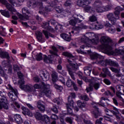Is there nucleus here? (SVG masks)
Segmentation results:
<instances>
[{
	"mask_svg": "<svg viewBox=\"0 0 124 124\" xmlns=\"http://www.w3.org/2000/svg\"><path fill=\"white\" fill-rule=\"evenodd\" d=\"M66 86L68 87V88H71L72 86H73L75 91H77L78 90V88H77V86H76L75 83L72 81V80H71L70 79H69L67 80Z\"/></svg>",
	"mask_w": 124,
	"mask_h": 124,
	"instance_id": "obj_20",
	"label": "nucleus"
},
{
	"mask_svg": "<svg viewBox=\"0 0 124 124\" xmlns=\"http://www.w3.org/2000/svg\"><path fill=\"white\" fill-rule=\"evenodd\" d=\"M93 5L94 8H96L97 7L102 6V1H101V0H96L94 2Z\"/></svg>",
	"mask_w": 124,
	"mask_h": 124,
	"instance_id": "obj_39",
	"label": "nucleus"
},
{
	"mask_svg": "<svg viewBox=\"0 0 124 124\" xmlns=\"http://www.w3.org/2000/svg\"><path fill=\"white\" fill-rule=\"evenodd\" d=\"M74 18L76 19V20H77L78 23H81V22L84 20V17H83V16L80 15H74Z\"/></svg>",
	"mask_w": 124,
	"mask_h": 124,
	"instance_id": "obj_32",
	"label": "nucleus"
},
{
	"mask_svg": "<svg viewBox=\"0 0 124 124\" xmlns=\"http://www.w3.org/2000/svg\"><path fill=\"white\" fill-rule=\"evenodd\" d=\"M40 76L43 81H47L49 79V73L46 70L40 71Z\"/></svg>",
	"mask_w": 124,
	"mask_h": 124,
	"instance_id": "obj_14",
	"label": "nucleus"
},
{
	"mask_svg": "<svg viewBox=\"0 0 124 124\" xmlns=\"http://www.w3.org/2000/svg\"><path fill=\"white\" fill-rule=\"evenodd\" d=\"M22 13L23 15L18 14L17 16H18L19 19L20 20H23V21H27L28 20H30V16H28L26 13H28V14H29L30 11H29V9L28 8L24 7L22 8Z\"/></svg>",
	"mask_w": 124,
	"mask_h": 124,
	"instance_id": "obj_10",
	"label": "nucleus"
},
{
	"mask_svg": "<svg viewBox=\"0 0 124 124\" xmlns=\"http://www.w3.org/2000/svg\"><path fill=\"white\" fill-rule=\"evenodd\" d=\"M71 1L69 0H66L64 3V6H71Z\"/></svg>",
	"mask_w": 124,
	"mask_h": 124,
	"instance_id": "obj_56",
	"label": "nucleus"
},
{
	"mask_svg": "<svg viewBox=\"0 0 124 124\" xmlns=\"http://www.w3.org/2000/svg\"><path fill=\"white\" fill-rule=\"evenodd\" d=\"M38 1H36V0H30L28 2V6L31 8H34V7H36L37 5V2Z\"/></svg>",
	"mask_w": 124,
	"mask_h": 124,
	"instance_id": "obj_23",
	"label": "nucleus"
},
{
	"mask_svg": "<svg viewBox=\"0 0 124 124\" xmlns=\"http://www.w3.org/2000/svg\"><path fill=\"white\" fill-rule=\"evenodd\" d=\"M94 9L98 13H102V12H103V7L102 6H100V7L95 8Z\"/></svg>",
	"mask_w": 124,
	"mask_h": 124,
	"instance_id": "obj_52",
	"label": "nucleus"
},
{
	"mask_svg": "<svg viewBox=\"0 0 124 124\" xmlns=\"http://www.w3.org/2000/svg\"><path fill=\"white\" fill-rule=\"evenodd\" d=\"M50 117L46 115L43 116V119L40 121V124H50Z\"/></svg>",
	"mask_w": 124,
	"mask_h": 124,
	"instance_id": "obj_21",
	"label": "nucleus"
},
{
	"mask_svg": "<svg viewBox=\"0 0 124 124\" xmlns=\"http://www.w3.org/2000/svg\"><path fill=\"white\" fill-rule=\"evenodd\" d=\"M7 89L11 91L8 93V95L12 101H15L18 97V91L17 89L13 88L10 84H8Z\"/></svg>",
	"mask_w": 124,
	"mask_h": 124,
	"instance_id": "obj_6",
	"label": "nucleus"
},
{
	"mask_svg": "<svg viewBox=\"0 0 124 124\" xmlns=\"http://www.w3.org/2000/svg\"><path fill=\"white\" fill-rule=\"evenodd\" d=\"M0 13H1L3 16H4V17H6V18H10V13L8 11L0 10Z\"/></svg>",
	"mask_w": 124,
	"mask_h": 124,
	"instance_id": "obj_33",
	"label": "nucleus"
},
{
	"mask_svg": "<svg viewBox=\"0 0 124 124\" xmlns=\"http://www.w3.org/2000/svg\"><path fill=\"white\" fill-rule=\"evenodd\" d=\"M43 61L46 63L52 62V55H48L47 56L46 55H44Z\"/></svg>",
	"mask_w": 124,
	"mask_h": 124,
	"instance_id": "obj_27",
	"label": "nucleus"
},
{
	"mask_svg": "<svg viewBox=\"0 0 124 124\" xmlns=\"http://www.w3.org/2000/svg\"><path fill=\"white\" fill-rule=\"evenodd\" d=\"M85 117V115H82V119L83 121V122L85 124H93L92 123V122H91L89 120H87L86 118H84V117Z\"/></svg>",
	"mask_w": 124,
	"mask_h": 124,
	"instance_id": "obj_53",
	"label": "nucleus"
},
{
	"mask_svg": "<svg viewBox=\"0 0 124 124\" xmlns=\"http://www.w3.org/2000/svg\"><path fill=\"white\" fill-rule=\"evenodd\" d=\"M54 8L58 13H63V9L59 6H56L54 5Z\"/></svg>",
	"mask_w": 124,
	"mask_h": 124,
	"instance_id": "obj_42",
	"label": "nucleus"
},
{
	"mask_svg": "<svg viewBox=\"0 0 124 124\" xmlns=\"http://www.w3.org/2000/svg\"><path fill=\"white\" fill-rule=\"evenodd\" d=\"M41 93L42 95H46L47 97L51 96V89H50V85L45 84V83L42 82Z\"/></svg>",
	"mask_w": 124,
	"mask_h": 124,
	"instance_id": "obj_8",
	"label": "nucleus"
},
{
	"mask_svg": "<svg viewBox=\"0 0 124 124\" xmlns=\"http://www.w3.org/2000/svg\"><path fill=\"white\" fill-rule=\"evenodd\" d=\"M90 28L91 30H97V29H98L97 28V25H96L94 24L90 25Z\"/></svg>",
	"mask_w": 124,
	"mask_h": 124,
	"instance_id": "obj_61",
	"label": "nucleus"
},
{
	"mask_svg": "<svg viewBox=\"0 0 124 124\" xmlns=\"http://www.w3.org/2000/svg\"><path fill=\"white\" fill-rule=\"evenodd\" d=\"M0 58H2V59H7V60H9V59H10L8 53L1 51V49H0Z\"/></svg>",
	"mask_w": 124,
	"mask_h": 124,
	"instance_id": "obj_28",
	"label": "nucleus"
},
{
	"mask_svg": "<svg viewBox=\"0 0 124 124\" xmlns=\"http://www.w3.org/2000/svg\"><path fill=\"white\" fill-rule=\"evenodd\" d=\"M124 9L122 8L120 6H117L115 8V11L114 12L115 17L113 16V14H109V21H111L112 25H115L116 23V20H118V19H120V13H121V11H123Z\"/></svg>",
	"mask_w": 124,
	"mask_h": 124,
	"instance_id": "obj_5",
	"label": "nucleus"
},
{
	"mask_svg": "<svg viewBox=\"0 0 124 124\" xmlns=\"http://www.w3.org/2000/svg\"><path fill=\"white\" fill-rule=\"evenodd\" d=\"M42 27L45 30H47V31H54V29L49 25V22H43Z\"/></svg>",
	"mask_w": 124,
	"mask_h": 124,
	"instance_id": "obj_22",
	"label": "nucleus"
},
{
	"mask_svg": "<svg viewBox=\"0 0 124 124\" xmlns=\"http://www.w3.org/2000/svg\"><path fill=\"white\" fill-rule=\"evenodd\" d=\"M44 103L41 100H39L37 102V107L42 113L45 112V106L43 104Z\"/></svg>",
	"mask_w": 124,
	"mask_h": 124,
	"instance_id": "obj_19",
	"label": "nucleus"
},
{
	"mask_svg": "<svg viewBox=\"0 0 124 124\" xmlns=\"http://www.w3.org/2000/svg\"><path fill=\"white\" fill-rule=\"evenodd\" d=\"M80 99H81V100H84V101H89L90 100V98H89V96H88L86 94H82L79 97Z\"/></svg>",
	"mask_w": 124,
	"mask_h": 124,
	"instance_id": "obj_45",
	"label": "nucleus"
},
{
	"mask_svg": "<svg viewBox=\"0 0 124 124\" xmlns=\"http://www.w3.org/2000/svg\"><path fill=\"white\" fill-rule=\"evenodd\" d=\"M17 75L20 80L18 81V84H24L25 81H24V75L22 74L21 72H17Z\"/></svg>",
	"mask_w": 124,
	"mask_h": 124,
	"instance_id": "obj_31",
	"label": "nucleus"
},
{
	"mask_svg": "<svg viewBox=\"0 0 124 124\" xmlns=\"http://www.w3.org/2000/svg\"><path fill=\"white\" fill-rule=\"evenodd\" d=\"M77 23H78V22L76 20L75 18H74V19H71L70 21H69V24L71 26H75V25H76V24H77Z\"/></svg>",
	"mask_w": 124,
	"mask_h": 124,
	"instance_id": "obj_50",
	"label": "nucleus"
},
{
	"mask_svg": "<svg viewBox=\"0 0 124 124\" xmlns=\"http://www.w3.org/2000/svg\"><path fill=\"white\" fill-rule=\"evenodd\" d=\"M54 88H55V89H57V90H62V86L58 85V84L56 83H54Z\"/></svg>",
	"mask_w": 124,
	"mask_h": 124,
	"instance_id": "obj_63",
	"label": "nucleus"
},
{
	"mask_svg": "<svg viewBox=\"0 0 124 124\" xmlns=\"http://www.w3.org/2000/svg\"><path fill=\"white\" fill-rule=\"evenodd\" d=\"M8 1L14 6H21L25 0H8Z\"/></svg>",
	"mask_w": 124,
	"mask_h": 124,
	"instance_id": "obj_18",
	"label": "nucleus"
},
{
	"mask_svg": "<svg viewBox=\"0 0 124 124\" xmlns=\"http://www.w3.org/2000/svg\"><path fill=\"white\" fill-rule=\"evenodd\" d=\"M69 97H71V100L73 101V100H72V98H75L76 97V94L74 93H70V95L68 97V99Z\"/></svg>",
	"mask_w": 124,
	"mask_h": 124,
	"instance_id": "obj_54",
	"label": "nucleus"
},
{
	"mask_svg": "<svg viewBox=\"0 0 124 124\" xmlns=\"http://www.w3.org/2000/svg\"><path fill=\"white\" fill-rule=\"evenodd\" d=\"M83 29H87V26L84 25V24H81L78 26L74 27V30H75L76 32L78 31V32H79L80 31H82Z\"/></svg>",
	"mask_w": 124,
	"mask_h": 124,
	"instance_id": "obj_30",
	"label": "nucleus"
},
{
	"mask_svg": "<svg viewBox=\"0 0 124 124\" xmlns=\"http://www.w3.org/2000/svg\"><path fill=\"white\" fill-rule=\"evenodd\" d=\"M120 54V50L118 49H115V51L112 49L111 50V47L109 46V55H112V56H117Z\"/></svg>",
	"mask_w": 124,
	"mask_h": 124,
	"instance_id": "obj_35",
	"label": "nucleus"
},
{
	"mask_svg": "<svg viewBox=\"0 0 124 124\" xmlns=\"http://www.w3.org/2000/svg\"><path fill=\"white\" fill-rule=\"evenodd\" d=\"M54 102L57 103L58 105H61V100L59 98H56L54 100Z\"/></svg>",
	"mask_w": 124,
	"mask_h": 124,
	"instance_id": "obj_64",
	"label": "nucleus"
},
{
	"mask_svg": "<svg viewBox=\"0 0 124 124\" xmlns=\"http://www.w3.org/2000/svg\"><path fill=\"white\" fill-rule=\"evenodd\" d=\"M67 62L69 64L66 65L67 71L71 77V78H72L73 80H75V75L74 74L75 72H73V70H78V68H79V66L77 63H73L74 59L72 58L68 59Z\"/></svg>",
	"mask_w": 124,
	"mask_h": 124,
	"instance_id": "obj_2",
	"label": "nucleus"
},
{
	"mask_svg": "<svg viewBox=\"0 0 124 124\" xmlns=\"http://www.w3.org/2000/svg\"><path fill=\"white\" fill-rule=\"evenodd\" d=\"M93 88L95 91H97L99 88H100V83L99 82H95L93 84V86L90 85L88 88H86L87 93H90L93 91Z\"/></svg>",
	"mask_w": 124,
	"mask_h": 124,
	"instance_id": "obj_13",
	"label": "nucleus"
},
{
	"mask_svg": "<svg viewBox=\"0 0 124 124\" xmlns=\"http://www.w3.org/2000/svg\"><path fill=\"white\" fill-rule=\"evenodd\" d=\"M44 3L51 4V3H53V4H55V1L51 2V0H40L37 2L38 6L40 9H42L43 8V4Z\"/></svg>",
	"mask_w": 124,
	"mask_h": 124,
	"instance_id": "obj_15",
	"label": "nucleus"
},
{
	"mask_svg": "<svg viewBox=\"0 0 124 124\" xmlns=\"http://www.w3.org/2000/svg\"><path fill=\"white\" fill-rule=\"evenodd\" d=\"M98 62L103 66H107L109 64V60L108 59L100 60Z\"/></svg>",
	"mask_w": 124,
	"mask_h": 124,
	"instance_id": "obj_37",
	"label": "nucleus"
},
{
	"mask_svg": "<svg viewBox=\"0 0 124 124\" xmlns=\"http://www.w3.org/2000/svg\"><path fill=\"white\" fill-rule=\"evenodd\" d=\"M36 37L39 41V42H41V43H43V42H45V39L43 37V35L42 33L40 32V31H36L35 32Z\"/></svg>",
	"mask_w": 124,
	"mask_h": 124,
	"instance_id": "obj_17",
	"label": "nucleus"
},
{
	"mask_svg": "<svg viewBox=\"0 0 124 124\" xmlns=\"http://www.w3.org/2000/svg\"><path fill=\"white\" fill-rule=\"evenodd\" d=\"M103 73H101V74H100V77H106L107 75L109 74V71L108 70V68H103Z\"/></svg>",
	"mask_w": 124,
	"mask_h": 124,
	"instance_id": "obj_34",
	"label": "nucleus"
},
{
	"mask_svg": "<svg viewBox=\"0 0 124 124\" xmlns=\"http://www.w3.org/2000/svg\"><path fill=\"white\" fill-rule=\"evenodd\" d=\"M90 58L91 60H96L97 58H99V55L95 53H92L90 54Z\"/></svg>",
	"mask_w": 124,
	"mask_h": 124,
	"instance_id": "obj_46",
	"label": "nucleus"
},
{
	"mask_svg": "<svg viewBox=\"0 0 124 124\" xmlns=\"http://www.w3.org/2000/svg\"><path fill=\"white\" fill-rule=\"evenodd\" d=\"M65 121L69 124H72L73 123V119L71 117H66L65 118Z\"/></svg>",
	"mask_w": 124,
	"mask_h": 124,
	"instance_id": "obj_57",
	"label": "nucleus"
},
{
	"mask_svg": "<svg viewBox=\"0 0 124 124\" xmlns=\"http://www.w3.org/2000/svg\"><path fill=\"white\" fill-rule=\"evenodd\" d=\"M89 20L90 22H95L97 19L96 18V16H90Z\"/></svg>",
	"mask_w": 124,
	"mask_h": 124,
	"instance_id": "obj_58",
	"label": "nucleus"
},
{
	"mask_svg": "<svg viewBox=\"0 0 124 124\" xmlns=\"http://www.w3.org/2000/svg\"><path fill=\"white\" fill-rule=\"evenodd\" d=\"M58 81H59L60 82H61V83H62V84H63V85H65V80L64 79V78L62 77H60L59 78H58Z\"/></svg>",
	"mask_w": 124,
	"mask_h": 124,
	"instance_id": "obj_59",
	"label": "nucleus"
},
{
	"mask_svg": "<svg viewBox=\"0 0 124 124\" xmlns=\"http://www.w3.org/2000/svg\"><path fill=\"white\" fill-rule=\"evenodd\" d=\"M52 49L54 51L52 50H49V53L51 54V55H54V56H58V54H57V52H58V49L56 46H52Z\"/></svg>",
	"mask_w": 124,
	"mask_h": 124,
	"instance_id": "obj_43",
	"label": "nucleus"
},
{
	"mask_svg": "<svg viewBox=\"0 0 124 124\" xmlns=\"http://www.w3.org/2000/svg\"><path fill=\"white\" fill-rule=\"evenodd\" d=\"M35 117L37 120H38V121H40V122H41L43 119V116H42L40 112H36L35 114Z\"/></svg>",
	"mask_w": 124,
	"mask_h": 124,
	"instance_id": "obj_41",
	"label": "nucleus"
},
{
	"mask_svg": "<svg viewBox=\"0 0 124 124\" xmlns=\"http://www.w3.org/2000/svg\"><path fill=\"white\" fill-rule=\"evenodd\" d=\"M92 2V0H78L77 5L81 7H85L86 5H89Z\"/></svg>",
	"mask_w": 124,
	"mask_h": 124,
	"instance_id": "obj_16",
	"label": "nucleus"
},
{
	"mask_svg": "<svg viewBox=\"0 0 124 124\" xmlns=\"http://www.w3.org/2000/svg\"><path fill=\"white\" fill-rule=\"evenodd\" d=\"M14 118L16 124H22L23 123V119H22L21 115L19 114H16L14 116Z\"/></svg>",
	"mask_w": 124,
	"mask_h": 124,
	"instance_id": "obj_26",
	"label": "nucleus"
},
{
	"mask_svg": "<svg viewBox=\"0 0 124 124\" xmlns=\"http://www.w3.org/2000/svg\"><path fill=\"white\" fill-rule=\"evenodd\" d=\"M102 45L99 46V48L104 51L105 54L109 55V37L107 36H102L101 38Z\"/></svg>",
	"mask_w": 124,
	"mask_h": 124,
	"instance_id": "obj_3",
	"label": "nucleus"
},
{
	"mask_svg": "<svg viewBox=\"0 0 124 124\" xmlns=\"http://www.w3.org/2000/svg\"><path fill=\"white\" fill-rule=\"evenodd\" d=\"M49 6L45 7V10L46 11H47V12H50V11H51V8H52V6L53 7H54V5L51 3L49 4Z\"/></svg>",
	"mask_w": 124,
	"mask_h": 124,
	"instance_id": "obj_55",
	"label": "nucleus"
},
{
	"mask_svg": "<svg viewBox=\"0 0 124 124\" xmlns=\"http://www.w3.org/2000/svg\"><path fill=\"white\" fill-rule=\"evenodd\" d=\"M0 35H1V36H6V35L5 28H3L2 26L0 27Z\"/></svg>",
	"mask_w": 124,
	"mask_h": 124,
	"instance_id": "obj_44",
	"label": "nucleus"
},
{
	"mask_svg": "<svg viewBox=\"0 0 124 124\" xmlns=\"http://www.w3.org/2000/svg\"><path fill=\"white\" fill-rule=\"evenodd\" d=\"M61 37L66 41L69 42L71 40V37H70V35H68L66 33H63L61 34Z\"/></svg>",
	"mask_w": 124,
	"mask_h": 124,
	"instance_id": "obj_29",
	"label": "nucleus"
},
{
	"mask_svg": "<svg viewBox=\"0 0 124 124\" xmlns=\"http://www.w3.org/2000/svg\"><path fill=\"white\" fill-rule=\"evenodd\" d=\"M93 108H94V110L92 112L94 118L95 119H97L98 117H100L101 116V112L99 111V108H97V105L98 103H96L94 102H92L91 103Z\"/></svg>",
	"mask_w": 124,
	"mask_h": 124,
	"instance_id": "obj_11",
	"label": "nucleus"
},
{
	"mask_svg": "<svg viewBox=\"0 0 124 124\" xmlns=\"http://www.w3.org/2000/svg\"><path fill=\"white\" fill-rule=\"evenodd\" d=\"M36 60L38 61L39 62L41 61V60L43 59V55L42 57V53H40L39 54H37L36 55Z\"/></svg>",
	"mask_w": 124,
	"mask_h": 124,
	"instance_id": "obj_49",
	"label": "nucleus"
},
{
	"mask_svg": "<svg viewBox=\"0 0 124 124\" xmlns=\"http://www.w3.org/2000/svg\"><path fill=\"white\" fill-rule=\"evenodd\" d=\"M13 69L14 71H19L20 70V67L18 65L15 64L13 65Z\"/></svg>",
	"mask_w": 124,
	"mask_h": 124,
	"instance_id": "obj_62",
	"label": "nucleus"
},
{
	"mask_svg": "<svg viewBox=\"0 0 124 124\" xmlns=\"http://www.w3.org/2000/svg\"><path fill=\"white\" fill-rule=\"evenodd\" d=\"M115 110V111H116V114H115L116 117L117 118L118 121H120V120H121L122 119V116H121V115L120 114V113H119V109H118L117 108H113Z\"/></svg>",
	"mask_w": 124,
	"mask_h": 124,
	"instance_id": "obj_47",
	"label": "nucleus"
},
{
	"mask_svg": "<svg viewBox=\"0 0 124 124\" xmlns=\"http://www.w3.org/2000/svg\"><path fill=\"white\" fill-rule=\"evenodd\" d=\"M0 75L2 77H4L5 79H7V75L4 73L3 70L1 68V67L0 65Z\"/></svg>",
	"mask_w": 124,
	"mask_h": 124,
	"instance_id": "obj_48",
	"label": "nucleus"
},
{
	"mask_svg": "<svg viewBox=\"0 0 124 124\" xmlns=\"http://www.w3.org/2000/svg\"><path fill=\"white\" fill-rule=\"evenodd\" d=\"M84 74L87 76H90L92 72V68L90 67H85L84 68Z\"/></svg>",
	"mask_w": 124,
	"mask_h": 124,
	"instance_id": "obj_36",
	"label": "nucleus"
},
{
	"mask_svg": "<svg viewBox=\"0 0 124 124\" xmlns=\"http://www.w3.org/2000/svg\"><path fill=\"white\" fill-rule=\"evenodd\" d=\"M6 92L2 91H0V109L3 108L5 110H8V106L6 104L7 101L6 98Z\"/></svg>",
	"mask_w": 124,
	"mask_h": 124,
	"instance_id": "obj_4",
	"label": "nucleus"
},
{
	"mask_svg": "<svg viewBox=\"0 0 124 124\" xmlns=\"http://www.w3.org/2000/svg\"><path fill=\"white\" fill-rule=\"evenodd\" d=\"M25 83H20L19 84V88L21 90H24V91H26V92H29L32 93L34 95H37L38 94V91H36L33 88V86L31 85H24Z\"/></svg>",
	"mask_w": 124,
	"mask_h": 124,
	"instance_id": "obj_7",
	"label": "nucleus"
},
{
	"mask_svg": "<svg viewBox=\"0 0 124 124\" xmlns=\"http://www.w3.org/2000/svg\"><path fill=\"white\" fill-rule=\"evenodd\" d=\"M52 80L53 82H56L58 80L57 73H54L52 74Z\"/></svg>",
	"mask_w": 124,
	"mask_h": 124,
	"instance_id": "obj_51",
	"label": "nucleus"
},
{
	"mask_svg": "<svg viewBox=\"0 0 124 124\" xmlns=\"http://www.w3.org/2000/svg\"><path fill=\"white\" fill-rule=\"evenodd\" d=\"M74 102L71 100V97L68 98V103L66 104L67 112L70 115H72V108L74 107Z\"/></svg>",
	"mask_w": 124,
	"mask_h": 124,
	"instance_id": "obj_12",
	"label": "nucleus"
},
{
	"mask_svg": "<svg viewBox=\"0 0 124 124\" xmlns=\"http://www.w3.org/2000/svg\"><path fill=\"white\" fill-rule=\"evenodd\" d=\"M43 32L44 34L45 35V36L46 38V39H49V36H50V37H52V38L55 37L54 35L51 34V33H50L45 30H43Z\"/></svg>",
	"mask_w": 124,
	"mask_h": 124,
	"instance_id": "obj_38",
	"label": "nucleus"
},
{
	"mask_svg": "<svg viewBox=\"0 0 124 124\" xmlns=\"http://www.w3.org/2000/svg\"><path fill=\"white\" fill-rule=\"evenodd\" d=\"M0 1L4 5H5L7 9L10 11L11 14H17V10L14 8L11 4H9L8 2L6 0H0Z\"/></svg>",
	"mask_w": 124,
	"mask_h": 124,
	"instance_id": "obj_9",
	"label": "nucleus"
},
{
	"mask_svg": "<svg viewBox=\"0 0 124 124\" xmlns=\"http://www.w3.org/2000/svg\"><path fill=\"white\" fill-rule=\"evenodd\" d=\"M77 105L79 108L83 110V111H86L87 108H86V103L82 102L81 100H78L77 101Z\"/></svg>",
	"mask_w": 124,
	"mask_h": 124,
	"instance_id": "obj_24",
	"label": "nucleus"
},
{
	"mask_svg": "<svg viewBox=\"0 0 124 124\" xmlns=\"http://www.w3.org/2000/svg\"><path fill=\"white\" fill-rule=\"evenodd\" d=\"M80 41L85 44L80 46V49L77 50L78 54L84 53L82 49H86L87 47H92V45H96L99 42L98 38L95 37L94 33L92 32L86 33L80 39Z\"/></svg>",
	"mask_w": 124,
	"mask_h": 124,
	"instance_id": "obj_1",
	"label": "nucleus"
},
{
	"mask_svg": "<svg viewBox=\"0 0 124 124\" xmlns=\"http://www.w3.org/2000/svg\"><path fill=\"white\" fill-rule=\"evenodd\" d=\"M121 93L120 92H117L116 93V95L118 97H119V98H120V100H121L122 101H123V103L124 104V98H123V97L122 96H121Z\"/></svg>",
	"mask_w": 124,
	"mask_h": 124,
	"instance_id": "obj_60",
	"label": "nucleus"
},
{
	"mask_svg": "<svg viewBox=\"0 0 124 124\" xmlns=\"http://www.w3.org/2000/svg\"><path fill=\"white\" fill-rule=\"evenodd\" d=\"M62 55L63 56H64L65 57H67V58H69V59H74V57H73V55L71 54V53L67 52L65 51L62 52Z\"/></svg>",
	"mask_w": 124,
	"mask_h": 124,
	"instance_id": "obj_40",
	"label": "nucleus"
},
{
	"mask_svg": "<svg viewBox=\"0 0 124 124\" xmlns=\"http://www.w3.org/2000/svg\"><path fill=\"white\" fill-rule=\"evenodd\" d=\"M21 109L23 111V114H24V115H28V116H29V117H32V113H31V111L29 110V109L26 108V107H22L21 108Z\"/></svg>",
	"mask_w": 124,
	"mask_h": 124,
	"instance_id": "obj_25",
	"label": "nucleus"
}]
</instances>
